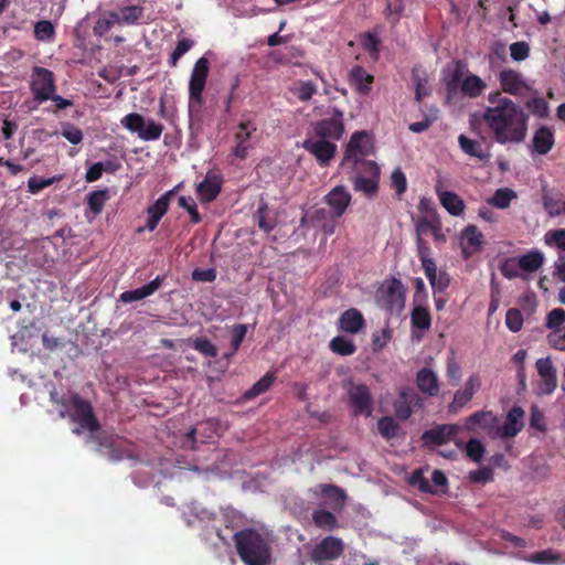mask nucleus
<instances>
[{
	"mask_svg": "<svg viewBox=\"0 0 565 565\" xmlns=\"http://www.w3.org/2000/svg\"><path fill=\"white\" fill-rule=\"evenodd\" d=\"M489 106L482 114V120L489 128L495 142L516 145L525 140L529 115L511 98L500 90L488 95Z\"/></svg>",
	"mask_w": 565,
	"mask_h": 565,
	"instance_id": "nucleus-1",
	"label": "nucleus"
},
{
	"mask_svg": "<svg viewBox=\"0 0 565 565\" xmlns=\"http://www.w3.org/2000/svg\"><path fill=\"white\" fill-rule=\"evenodd\" d=\"M50 401L56 406L61 418H68L78 425L74 434H81V429L94 434L100 429V424L95 416L92 404L77 393L60 394L55 387L50 391Z\"/></svg>",
	"mask_w": 565,
	"mask_h": 565,
	"instance_id": "nucleus-2",
	"label": "nucleus"
},
{
	"mask_svg": "<svg viewBox=\"0 0 565 565\" xmlns=\"http://www.w3.org/2000/svg\"><path fill=\"white\" fill-rule=\"evenodd\" d=\"M239 558L246 565H269L271 546L269 537L256 529H244L233 535Z\"/></svg>",
	"mask_w": 565,
	"mask_h": 565,
	"instance_id": "nucleus-3",
	"label": "nucleus"
},
{
	"mask_svg": "<svg viewBox=\"0 0 565 565\" xmlns=\"http://www.w3.org/2000/svg\"><path fill=\"white\" fill-rule=\"evenodd\" d=\"M377 306L390 315H399L405 307V288L397 278L385 280L376 290Z\"/></svg>",
	"mask_w": 565,
	"mask_h": 565,
	"instance_id": "nucleus-4",
	"label": "nucleus"
},
{
	"mask_svg": "<svg viewBox=\"0 0 565 565\" xmlns=\"http://www.w3.org/2000/svg\"><path fill=\"white\" fill-rule=\"evenodd\" d=\"M120 124L130 132L137 134L138 137L145 141L158 140L164 130V126L162 124L157 122L151 118L146 119L138 113H130L126 115L120 119Z\"/></svg>",
	"mask_w": 565,
	"mask_h": 565,
	"instance_id": "nucleus-5",
	"label": "nucleus"
},
{
	"mask_svg": "<svg viewBox=\"0 0 565 565\" xmlns=\"http://www.w3.org/2000/svg\"><path fill=\"white\" fill-rule=\"evenodd\" d=\"M372 152L373 145L369 134L366 131H355L345 147L341 168L344 169L352 164L356 166L358 162L365 160Z\"/></svg>",
	"mask_w": 565,
	"mask_h": 565,
	"instance_id": "nucleus-6",
	"label": "nucleus"
},
{
	"mask_svg": "<svg viewBox=\"0 0 565 565\" xmlns=\"http://www.w3.org/2000/svg\"><path fill=\"white\" fill-rule=\"evenodd\" d=\"M210 72V62L202 56L196 60L189 82V107L200 108L203 105V92Z\"/></svg>",
	"mask_w": 565,
	"mask_h": 565,
	"instance_id": "nucleus-7",
	"label": "nucleus"
},
{
	"mask_svg": "<svg viewBox=\"0 0 565 565\" xmlns=\"http://www.w3.org/2000/svg\"><path fill=\"white\" fill-rule=\"evenodd\" d=\"M348 394L349 405L355 416L370 417L374 408L372 393L367 385L362 383L347 382L344 385Z\"/></svg>",
	"mask_w": 565,
	"mask_h": 565,
	"instance_id": "nucleus-8",
	"label": "nucleus"
},
{
	"mask_svg": "<svg viewBox=\"0 0 565 565\" xmlns=\"http://www.w3.org/2000/svg\"><path fill=\"white\" fill-rule=\"evenodd\" d=\"M312 129L317 138L330 141L340 140L344 134L343 111L333 108L331 116L316 121Z\"/></svg>",
	"mask_w": 565,
	"mask_h": 565,
	"instance_id": "nucleus-9",
	"label": "nucleus"
},
{
	"mask_svg": "<svg viewBox=\"0 0 565 565\" xmlns=\"http://www.w3.org/2000/svg\"><path fill=\"white\" fill-rule=\"evenodd\" d=\"M344 552V543L340 537L327 536L311 551L310 558L316 564L339 558Z\"/></svg>",
	"mask_w": 565,
	"mask_h": 565,
	"instance_id": "nucleus-10",
	"label": "nucleus"
},
{
	"mask_svg": "<svg viewBox=\"0 0 565 565\" xmlns=\"http://www.w3.org/2000/svg\"><path fill=\"white\" fill-rule=\"evenodd\" d=\"M31 89L38 102L49 100L55 92L53 72L44 67H34Z\"/></svg>",
	"mask_w": 565,
	"mask_h": 565,
	"instance_id": "nucleus-11",
	"label": "nucleus"
},
{
	"mask_svg": "<svg viewBox=\"0 0 565 565\" xmlns=\"http://www.w3.org/2000/svg\"><path fill=\"white\" fill-rule=\"evenodd\" d=\"M498 417L490 411H480L467 418L466 427L472 433H484L490 438H498Z\"/></svg>",
	"mask_w": 565,
	"mask_h": 565,
	"instance_id": "nucleus-12",
	"label": "nucleus"
},
{
	"mask_svg": "<svg viewBox=\"0 0 565 565\" xmlns=\"http://www.w3.org/2000/svg\"><path fill=\"white\" fill-rule=\"evenodd\" d=\"M498 81L501 86V93L503 92L513 96H524L531 90V86L522 73L513 68L501 71L498 75Z\"/></svg>",
	"mask_w": 565,
	"mask_h": 565,
	"instance_id": "nucleus-13",
	"label": "nucleus"
},
{
	"mask_svg": "<svg viewBox=\"0 0 565 565\" xmlns=\"http://www.w3.org/2000/svg\"><path fill=\"white\" fill-rule=\"evenodd\" d=\"M302 147L315 157L320 167H328L337 153V145L326 139L307 138Z\"/></svg>",
	"mask_w": 565,
	"mask_h": 565,
	"instance_id": "nucleus-14",
	"label": "nucleus"
},
{
	"mask_svg": "<svg viewBox=\"0 0 565 565\" xmlns=\"http://www.w3.org/2000/svg\"><path fill=\"white\" fill-rule=\"evenodd\" d=\"M420 407H423V398L411 387L402 388L397 399L394 402L395 415L401 420H407L414 409Z\"/></svg>",
	"mask_w": 565,
	"mask_h": 565,
	"instance_id": "nucleus-15",
	"label": "nucleus"
},
{
	"mask_svg": "<svg viewBox=\"0 0 565 565\" xmlns=\"http://www.w3.org/2000/svg\"><path fill=\"white\" fill-rule=\"evenodd\" d=\"M481 386V380L478 374L470 375L463 388L458 390L455 395L451 404L448 407L449 413L457 414L463 406H466L475 396V394L479 391Z\"/></svg>",
	"mask_w": 565,
	"mask_h": 565,
	"instance_id": "nucleus-16",
	"label": "nucleus"
},
{
	"mask_svg": "<svg viewBox=\"0 0 565 565\" xmlns=\"http://www.w3.org/2000/svg\"><path fill=\"white\" fill-rule=\"evenodd\" d=\"M255 131L256 127L250 120L238 124L234 135L235 147L232 150L233 156L241 160L246 159L248 150L252 148L250 138Z\"/></svg>",
	"mask_w": 565,
	"mask_h": 565,
	"instance_id": "nucleus-17",
	"label": "nucleus"
},
{
	"mask_svg": "<svg viewBox=\"0 0 565 565\" xmlns=\"http://www.w3.org/2000/svg\"><path fill=\"white\" fill-rule=\"evenodd\" d=\"M541 383L539 393L542 395L552 394L557 387L556 370L550 358L539 359L535 363Z\"/></svg>",
	"mask_w": 565,
	"mask_h": 565,
	"instance_id": "nucleus-18",
	"label": "nucleus"
},
{
	"mask_svg": "<svg viewBox=\"0 0 565 565\" xmlns=\"http://www.w3.org/2000/svg\"><path fill=\"white\" fill-rule=\"evenodd\" d=\"M175 194V190H169L162 194L156 202L147 209V222L145 228L152 232L157 228L160 220L168 212L171 198Z\"/></svg>",
	"mask_w": 565,
	"mask_h": 565,
	"instance_id": "nucleus-19",
	"label": "nucleus"
},
{
	"mask_svg": "<svg viewBox=\"0 0 565 565\" xmlns=\"http://www.w3.org/2000/svg\"><path fill=\"white\" fill-rule=\"evenodd\" d=\"M223 178L217 173L207 172L204 180L196 185V193L203 203L214 201L221 193Z\"/></svg>",
	"mask_w": 565,
	"mask_h": 565,
	"instance_id": "nucleus-20",
	"label": "nucleus"
},
{
	"mask_svg": "<svg viewBox=\"0 0 565 565\" xmlns=\"http://www.w3.org/2000/svg\"><path fill=\"white\" fill-rule=\"evenodd\" d=\"M461 247H462V256L465 259H468L472 256L473 253L481 249L483 245V234L479 231V228L473 225H467L460 234Z\"/></svg>",
	"mask_w": 565,
	"mask_h": 565,
	"instance_id": "nucleus-21",
	"label": "nucleus"
},
{
	"mask_svg": "<svg viewBox=\"0 0 565 565\" xmlns=\"http://www.w3.org/2000/svg\"><path fill=\"white\" fill-rule=\"evenodd\" d=\"M458 433V427L451 424L437 425L436 427L425 430L422 439L426 445L433 444L440 446L449 441Z\"/></svg>",
	"mask_w": 565,
	"mask_h": 565,
	"instance_id": "nucleus-22",
	"label": "nucleus"
},
{
	"mask_svg": "<svg viewBox=\"0 0 565 565\" xmlns=\"http://www.w3.org/2000/svg\"><path fill=\"white\" fill-rule=\"evenodd\" d=\"M524 416V411L519 407H512L505 418L502 426L498 425V438H512L522 429L523 424L521 422Z\"/></svg>",
	"mask_w": 565,
	"mask_h": 565,
	"instance_id": "nucleus-23",
	"label": "nucleus"
},
{
	"mask_svg": "<svg viewBox=\"0 0 565 565\" xmlns=\"http://www.w3.org/2000/svg\"><path fill=\"white\" fill-rule=\"evenodd\" d=\"M163 280V276H157L153 280L143 285L140 288L124 291L122 294H120L119 299L125 303L142 300L153 295L161 287Z\"/></svg>",
	"mask_w": 565,
	"mask_h": 565,
	"instance_id": "nucleus-24",
	"label": "nucleus"
},
{
	"mask_svg": "<svg viewBox=\"0 0 565 565\" xmlns=\"http://www.w3.org/2000/svg\"><path fill=\"white\" fill-rule=\"evenodd\" d=\"M418 235H426L430 233L436 242H445L446 236L443 234L441 221L436 214L424 216L419 218L416 225Z\"/></svg>",
	"mask_w": 565,
	"mask_h": 565,
	"instance_id": "nucleus-25",
	"label": "nucleus"
},
{
	"mask_svg": "<svg viewBox=\"0 0 565 565\" xmlns=\"http://www.w3.org/2000/svg\"><path fill=\"white\" fill-rule=\"evenodd\" d=\"M416 384L420 392L429 396H437L439 393L438 377L436 373L428 367H423L417 372Z\"/></svg>",
	"mask_w": 565,
	"mask_h": 565,
	"instance_id": "nucleus-26",
	"label": "nucleus"
},
{
	"mask_svg": "<svg viewBox=\"0 0 565 565\" xmlns=\"http://www.w3.org/2000/svg\"><path fill=\"white\" fill-rule=\"evenodd\" d=\"M327 203L332 207L337 216H341L351 202V194L342 185L332 189L326 196Z\"/></svg>",
	"mask_w": 565,
	"mask_h": 565,
	"instance_id": "nucleus-27",
	"label": "nucleus"
},
{
	"mask_svg": "<svg viewBox=\"0 0 565 565\" xmlns=\"http://www.w3.org/2000/svg\"><path fill=\"white\" fill-rule=\"evenodd\" d=\"M365 320L363 315L355 308L345 310L339 318V327L348 333L355 334L363 329Z\"/></svg>",
	"mask_w": 565,
	"mask_h": 565,
	"instance_id": "nucleus-28",
	"label": "nucleus"
},
{
	"mask_svg": "<svg viewBox=\"0 0 565 565\" xmlns=\"http://www.w3.org/2000/svg\"><path fill=\"white\" fill-rule=\"evenodd\" d=\"M318 489L334 510H341L344 507L347 494L342 488L334 484H319Z\"/></svg>",
	"mask_w": 565,
	"mask_h": 565,
	"instance_id": "nucleus-29",
	"label": "nucleus"
},
{
	"mask_svg": "<svg viewBox=\"0 0 565 565\" xmlns=\"http://www.w3.org/2000/svg\"><path fill=\"white\" fill-rule=\"evenodd\" d=\"M437 194L440 204L450 215L460 216L463 213L466 205L463 200L457 193L437 190Z\"/></svg>",
	"mask_w": 565,
	"mask_h": 565,
	"instance_id": "nucleus-30",
	"label": "nucleus"
},
{
	"mask_svg": "<svg viewBox=\"0 0 565 565\" xmlns=\"http://www.w3.org/2000/svg\"><path fill=\"white\" fill-rule=\"evenodd\" d=\"M487 88V83L476 74L467 75L460 83V92L469 98H478Z\"/></svg>",
	"mask_w": 565,
	"mask_h": 565,
	"instance_id": "nucleus-31",
	"label": "nucleus"
},
{
	"mask_svg": "<svg viewBox=\"0 0 565 565\" xmlns=\"http://www.w3.org/2000/svg\"><path fill=\"white\" fill-rule=\"evenodd\" d=\"M532 142L535 152L546 154L554 146V134L548 127L542 126L535 131Z\"/></svg>",
	"mask_w": 565,
	"mask_h": 565,
	"instance_id": "nucleus-32",
	"label": "nucleus"
},
{
	"mask_svg": "<svg viewBox=\"0 0 565 565\" xmlns=\"http://www.w3.org/2000/svg\"><path fill=\"white\" fill-rule=\"evenodd\" d=\"M424 302H414L411 312L412 329L428 330L431 327V316Z\"/></svg>",
	"mask_w": 565,
	"mask_h": 565,
	"instance_id": "nucleus-33",
	"label": "nucleus"
},
{
	"mask_svg": "<svg viewBox=\"0 0 565 565\" xmlns=\"http://www.w3.org/2000/svg\"><path fill=\"white\" fill-rule=\"evenodd\" d=\"M343 170L347 171L349 175H364V178H373L380 179V167L373 160H362L356 163V166L352 164Z\"/></svg>",
	"mask_w": 565,
	"mask_h": 565,
	"instance_id": "nucleus-34",
	"label": "nucleus"
},
{
	"mask_svg": "<svg viewBox=\"0 0 565 565\" xmlns=\"http://www.w3.org/2000/svg\"><path fill=\"white\" fill-rule=\"evenodd\" d=\"M458 143L461 151L470 157L482 161L488 160L490 157V154L482 149L479 141L470 139L465 135L458 137Z\"/></svg>",
	"mask_w": 565,
	"mask_h": 565,
	"instance_id": "nucleus-35",
	"label": "nucleus"
},
{
	"mask_svg": "<svg viewBox=\"0 0 565 565\" xmlns=\"http://www.w3.org/2000/svg\"><path fill=\"white\" fill-rule=\"evenodd\" d=\"M350 77L359 93L369 94L371 84L374 81L373 75L369 74L362 66L356 65L352 67Z\"/></svg>",
	"mask_w": 565,
	"mask_h": 565,
	"instance_id": "nucleus-36",
	"label": "nucleus"
},
{
	"mask_svg": "<svg viewBox=\"0 0 565 565\" xmlns=\"http://www.w3.org/2000/svg\"><path fill=\"white\" fill-rule=\"evenodd\" d=\"M544 263V255L540 250H531L522 255L519 260V267L529 273L536 271Z\"/></svg>",
	"mask_w": 565,
	"mask_h": 565,
	"instance_id": "nucleus-37",
	"label": "nucleus"
},
{
	"mask_svg": "<svg viewBox=\"0 0 565 565\" xmlns=\"http://www.w3.org/2000/svg\"><path fill=\"white\" fill-rule=\"evenodd\" d=\"M312 520L315 525L322 530L332 531L339 527L335 515L328 510H315L312 513Z\"/></svg>",
	"mask_w": 565,
	"mask_h": 565,
	"instance_id": "nucleus-38",
	"label": "nucleus"
},
{
	"mask_svg": "<svg viewBox=\"0 0 565 565\" xmlns=\"http://www.w3.org/2000/svg\"><path fill=\"white\" fill-rule=\"evenodd\" d=\"M353 182L355 191L363 192L367 196H373L379 191L380 179L364 178V175H349Z\"/></svg>",
	"mask_w": 565,
	"mask_h": 565,
	"instance_id": "nucleus-39",
	"label": "nucleus"
},
{
	"mask_svg": "<svg viewBox=\"0 0 565 565\" xmlns=\"http://www.w3.org/2000/svg\"><path fill=\"white\" fill-rule=\"evenodd\" d=\"M329 348L333 353H337L342 356L352 355L356 351L354 342L342 335L334 337L330 341Z\"/></svg>",
	"mask_w": 565,
	"mask_h": 565,
	"instance_id": "nucleus-40",
	"label": "nucleus"
},
{
	"mask_svg": "<svg viewBox=\"0 0 565 565\" xmlns=\"http://www.w3.org/2000/svg\"><path fill=\"white\" fill-rule=\"evenodd\" d=\"M276 377L274 373H266L262 379H259L248 391L245 392V399H253L260 394L267 392L271 385L274 384Z\"/></svg>",
	"mask_w": 565,
	"mask_h": 565,
	"instance_id": "nucleus-41",
	"label": "nucleus"
},
{
	"mask_svg": "<svg viewBox=\"0 0 565 565\" xmlns=\"http://www.w3.org/2000/svg\"><path fill=\"white\" fill-rule=\"evenodd\" d=\"M143 13V9L139 6H128L124 7L120 10V15L118 13H110V17L117 20L118 22H124L127 24L136 23Z\"/></svg>",
	"mask_w": 565,
	"mask_h": 565,
	"instance_id": "nucleus-42",
	"label": "nucleus"
},
{
	"mask_svg": "<svg viewBox=\"0 0 565 565\" xmlns=\"http://www.w3.org/2000/svg\"><path fill=\"white\" fill-rule=\"evenodd\" d=\"M404 9V0H386L384 17L394 26L399 22Z\"/></svg>",
	"mask_w": 565,
	"mask_h": 565,
	"instance_id": "nucleus-43",
	"label": "nucleus"
},
{
	"mask_svg": "<svg viewBox=\"0 0 565 565\" xmlns=\"http://www.w3.org/2000/svg\"><path fill=\"white\" fill-rule=\"evenodd\" d=\"M377 430L384 439L390 440L397 436L399 425L393 417L383 416L377 420Z\"/></svg>",
	"mask_w": 565,
	"mask_h": 565,
	"instance_id": "nucleus-44",
	"label": "nucleus"
},
{
	"mask_svg": "<svg viewBox=\"0 0 565 565\" xmlns=\"http://www.w3.org/2000/svg\"><path fill=\"white\" fill-rule=\"evenodd\" d=\"M268 212V204L264 200H260L258 204L257 212L255 214V218L257 222V225L260 230H263L265 233L271 232L275 226L276 222L274 220H270L267 217Z\"/></svg>",
	"mask_w": 565,
	"mask_h": 565,
	"instance_id": "nucleus-45",
	"label": "nucleus"
},
{
	"mask_svg": "<svg viewBox=\"0 0 565 565\" xmlns=\"http://www.w3.org/2000/svg\"><path fill=\"white\" fill-rule=\"evenodd\" d=\"M108 191L107 190H97L90 192L87 196V205L89 210L95 214L102 213L106 201L108 200Z\"/></svg>",
	"mask_w": 565,
	"mask_h": 565,
	"instance_id": "nucleus-46",
	"label": "nucleus"
},
{
	"mask_svg": "<svg viewBox=\"0 0 565 565\" xmlns=\"http://www.w3.org/2000/svg\"><path fill=\"white\" fill-rule=\"evenodd\" d=\"M516 196L515 192L508 188L498 189L489 203L498 209H507Z\"/></svg>",
	"mask_w": 565,
	"mask_h": 565,
	"instance_id": "nucleus-47",
	"label": "nucleus"
},
{
	"mask_svg": "<svg viewBox=\"0 0 565 565\" xmlns=\"http://www.w3.org/2000/svg\"><path fill=\"white\" fill-rule=\"evenodd\" d=\"M525 559L534 564H553L559 562L562 559V555L559 553L553 552L551 548H547L544 551L535 552L527 556Z\"/></svg>",
	"mask_w": 565,
	"mask_h": 565,
	"instance_id": "nucleus-48",
	"label": "nucleus"
},
{
	"mask_svg": "<svg viewBox=\"0 0 565 565\" xmlns=\"http://www.w3.org/2000/svg\"><path fill=\"white\" fill-rule=\"evenodd\" d=\"M217 422L215 419H209L204 423H201L198 425V427L195 428H191L188 434H186V443H190V444H194L196 441L195 439V436L196 434L201 433L202 430H204L205 433H211V434H205L204 437H212V434H215L216 433V427H217Z\"/></svg>",
	"mask_w": 565,
	"mask_h": 565,
	"instance_id": "nucleus-49",
	"label": "nucleus"
},
{
	"mask_svg": "<svg viewBox=\"0 0 565 565\" xmlns=\"http://www.w3.org/2000/svg\"><path fill=\"white\" fill-rule=\"evenodd\" d=\"M408 482L412 487H416L422 493H430V494L436 493L433 486L425 478L422 469H416L411 475Z\"/></svg>",
	"mask_w": 565,
	"mask_h": 565,
	"instance_id": "nucleus-50",
	"label": "nucleus"
},
{
	"mask_svg": "<svg viewBox=\"0 0 565 565\" xmlns=\"http://www.w3.org/2000/svg\"><path fill=\"white\" fill-rule=\"evenodd\" d=\"M194 45V42L190 39H181L179 40L175 49L173 50V52L170 54V57H169V65L174 67L177 66L179 60L186 53L189 52Z\"/></svg>",
	"mask_w": 565,
	"mask_h": 565,
	"instance_id": "nucleus-51",
	"label": "nucleus"
},
{
	"mask_svg": "<svg viewBox=\"0 0 565 565\" xmlns=\"http://www.w3.org/2000/svg\"><path fill=\"white\" fill-rule=\"evenodd\" d=\"M192 348L207 358H216V347L206 338H196L192 342Z\"/></svg>",
	"mask_w": 565,
	"mask_h": 565,
	"instance_id": "nucleus-52",
	"label": "nucleus"
},
{
	"mask_svg": "<svg viewBox=\"0 0 565 565\" xmlns=\"http://www.w3.org/2000/svg\"><path fill=\"white\" fill-rule=\"evenodd\" d=\"M546 245L555 246L565 252V228L551 230L544 235Z\"/></svg>",
	"mask_w": 565,
	"mask_h": 565,
	"instance_id": "nucleus-53",
	"label": "nucleus"
},
{
	"mask_svg": "<svg viewBox=\"0 0 565 565\" xmlns=\"http://www.w3.org/2000/svg\"><path fill=\"white\" fill-rule=\"evenodd\" d=\"M178 204L180 207L188 211L191 216V222L193 224H198L202 221V217L198 211L196 203L191 196H180L178 200Z\"/></svg>",
	"mask_w": 565,
	"mask_h": 565,
	"instance_id": "nucleus-54",
	"label": "nucleus"
},
{
	"mask_svg": "<svg viewBox=\"0 0 565 565\" xmlns=\"http://www.w3.org/2000/svg\"><path fill=\"white\" fill-rule=\"evenodd\" d=\"M505 324L512 332H519L523 327L522 312L516 308H511L505 315Z\"/></svg>",
	"mask_w": 565,
	"mask_h": 565,
	"instance_id": "nucleus-55",
	"label": "nucleus"
},
{
	"mask_svg": "<svg viewBox=\"0 0 565 565\" xmlns=\"http://www.w3.org/2000/svg\"><path fill=\"white\" fill-rule=\"evenodd\" d=\"M54 26L49 20L38 21L34 25V35L38 40H51L54 36Z\"/></svg>",
	"mask_w": 565,
	"mask_h": 565,
	"instance_id": "nucleus-56",
	"label": "nucleus"
},
{
	"mask_svg": "<svg viewBox=\"0 0 565 565\" xmlns=\"http://www.w3.org/2000/svg\"><path fill=\"white\" fill-rule=\"evenodd\" d=\"M60 177H52V178H40V177H32L28 181V189L32 194H36L43 189L51 186L54 182L60 180Z\"/></svg>",
	"mask_w": 565,
	"mask_h": 565,
	"instance_id": "nucleus-57",
	"label": "nucleus"
},
{
	"mask_svg": "<svg viewBox=\"0 0 565 565\" xmlns=\"http://www.w3.org/2000/svg\"><path fill=\"white\" fill-rule=\"evenodd\" d=\"M565 323V310L562 308H555L551 310L546 317V327L551 330L562 329Z\"/></svg>",
	"mask_w": 565,
	"mask_h": 565,
	"instance_id": "nucleus-58",
	"label": "nucleus"
},
{
	"mask_svg": "<svg viewBox=\"0 0 565 565\" xmlns=\"http://www.w3.org/2000/svg\"><path fill=\"white\" fill-rule=\"evenodd\" d=\"M484 450L482 443L476 438H471L466 445L467 456L476 462L481 461Z\"/></svg>",
	"mask_w": 565,
	"mask_h": 565,
	"instance_id": "nucleus-59",
	"label": "nucleus"
},
{
	"mask_svg": "<svg viewBox=\"0 0 565 565\" xmlns=\"http://www.w3.org/2000/svg\"><path fill=\"white\" fill-rule=\"evenodd\" d=\"M510 55L513 61H524L530 55V45L525 41L514 42L510 45Z\"/></svg>",
	"mask_w": 565,
	"mask_h": 565,
	"instance_id": "nucleus-60",
	"label": "nucleus"
},
{
	"mask_svg": "<svg viewBox=\"0 0 565 565\" xmlns=\"http://www.w3.org/2000/svg\"><path fill=\"white\" fill-rule=\"evenodd\" d=\"M62 136L73 145H78L83 140V132L71 122L62 125Z\"/></svg>",
	"mask_w": 565,
	"mask_h": 565,
	"instance_id": "nucleus-61",
	"label": "nucleus"
},
{
	"mask_svg": "<svg viewBox=\"0 0 565 565\" xmlns=\"http://www.w3.org/2000/svg\"><path fill=\"white\" fill-rule=\"evenodd\" d=\"M466 63L462 61H456L455 62V70L452 72L451 79L447 83V92L448 94H451L455 92L458 87V84L460 83L462 75L466 71Z\"/></svg>",
	"mask_w": 565,
	"mask_h": 565,
	"instance_id": "nucleus-62",
	"label": "nucleus"
},
{
	"mask_svg": "<svg viewBox=\"0 0 565 565\" xmlns=\"http://www.w3.org/2000/svg\"><path fill=\"white\" fill-rule=\"evenodd\" d=\"M391 185L398 195H402L407 190V180L405 173L399 169H395L391 175Z\"/></svg>",
	"mask_w": 565,
	"mask_h": 565,
	"instance_id": "nucleus-63",
	"label": "nucleus"
},
{
	"mask_svg": "<svg viewBox=\"0 0 565 565\" xmlns=\"http://www.w3.org/2000/svg\"><path fill=\"white\" fill-rule=\"evenodd\" d=\"M547 342L553 349L565 351V327L551 331L547 335Z\"/></svg>",
	"mask_w": 565,
	"mask_h": 565,
	"instance_id": "nucleus-64",
	"label": "nucleus"
}]
</instances>
